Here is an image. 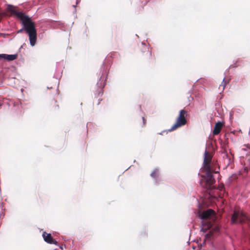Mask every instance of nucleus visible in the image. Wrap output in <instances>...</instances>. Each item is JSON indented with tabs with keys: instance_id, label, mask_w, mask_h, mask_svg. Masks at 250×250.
Wrapping results in <instances>:
<instances>
[{
	"instance_id": "1",
	"label": "nucleus",
	"mask_w": 250,
	"mask_h": 250,
	"mask_svg": "<svg viewBox=\"0 0 250 250\" xmlns=\"http://www.w3.org/2000/svg\"><path fill=\"white\" fill-rule=\"evenodd\" d=\"M17 19L20 20L23 25V28L17 32V33H21L22 30H25L29 36L30 45L35 46L37 41V34L34 22L32 21L29 17L22 12L18 11L17 9Z\"/></svg>"
},
{
	"instance_id": "2",
	"label": "nucleus",
	"mask_w": 250,
	"mask_h": 250,
	"mask_svg": "<svg viewBox=\"0 0 250 250\" xmlns=\"http://www.w3.org/2000/svg\"><path fill=\"white\" fill-rule=\"evenodd\" d=\"M199 217L202 220L203 227L201 230L206 232L212 227L215 220V213L213 210L208 209L206 211L200 212Z\"/></svg>"
},
{
	"instance_id": "3",
	"label": "nucleus",
	"mask_w": 250,
	"mask_h": 250,
	"mask_svg": "<svg viewBox=\"0 0 250 250\" xmlns=\"http://www.w3.org/2000/svg\"><path fill=\"white\" fill-rule=\"evenodd\" d=\"M211 158L209 156H208V152L206 150L204 153V167L203 170L206 171V176L203 177L206 181L207 186L210 187L212 185L214 182V178L212 174V170L210 166Z\"/></svg>"
},
{
	"instance_id": "4",
	"label": "nucleus",
	"mask_w": 250,
	"mask_h": 250,
	"mask_svg": "<svg viewBox=\"0 0 250 250\" xmlns=\"http://www.w3.org/2000/svg\"><path fill=\"white\" fill-rule=\"evenodd\" d=\"M231 222L232 224L248 223L250 227V218L247 216L242 211L239 210L234 211L231 217Z\"/></svg>"
},
{
	"instance_id": "5",
	"label": "nucleus",
	"mask_w": 250,
	"mask_h": 250,
	"mask_svg": "<svg viewBox=\"0 0 250 250\" xmlns=\"http://www.w3.org/2000/svg\"><path fill=\"white\" fill-rule=\"evenodd\" d=\"M187 116V112L184 109L181 110L176 123L168 129L169 131H172L177 128L184 125L187 123L186 117Z\"/></svg>"
},
{
	"instance_id": "6",
	"label": "nucleus",
	"mask_w": 250,
	"mask_h": 250,
	"mask_svg": "<svg viewBox=\"0 0 250 250\" xmlns=\"http://www.w3.org/2000/svg\"><path fill=\"white\" fill-rule=\"evenodd\" d=\"M222 156L227 167L229 166L232 161L233 156L232 154L229 151L228 152L227 149H224L222 152Z\"/></svg>"
},
{
	"instance_id": "7",
	"label": "nucleus",
	"mask_w": 250,
	"mask_h": 250,
	"mask_svg": "<svg viewBox=\"0 0 250 250\" xmlns=\"http://www.w3.org/2000/svg\"><path fill=\"white\" fill-rule=\"evenodd\" d=\"M42 236L45 242L50 244H54L56 246L59 245L58 242L53 239L50 233H46L44 232L42 233Z\"/></svg>"
},
{
	"instance_id": "8",
	"label": "nucleus",
	"mask_w": 250,
	"mask_h": 250,
	"mask_svg": "<svg viewBox=\"0 0 250 250\" xmlns=\"http://www.w3.org/2000/svg\"><path fill=\"white\" fill-rule=\"evenodd\" d=\"M223 126V123L219 121L216 123L213 129V134L214 135L218 134L220 133Z\"/></svg>"
},
{
	"instance_id": "9",
	"label": "nucleus",
	"mask_w": 250,
	"mask_h": 250,
	"mask_svg": "<svg viewBox=\"0 0 250 250\" xmlns=\"http://www.w3.org/2000/svg\"><path fill=\"white\" fill-rule=\"evenodd\" d=\"M4 59L7 61H11L16 59V54L8 55L5 54H0V60Z\"/></svg>"
},
{
	"instance_id": "10",
	"label": "nucleus",
	"mask_w": 250,
	"mask_h": 250,
	"mask_svg": "<svg viewBox=\"0 0 250 250\" xmlns=\"http://www.w3.org/2000/svg\"><path fill=\"white\" fill-rule=\"evenodd\" d=\"M7 14L10 16H16V8L15 7L8 5L7 7Z\"/></svg>"
},
{
	"instance_id": "11",
	"label": "nucleus",
	"mask_w": 250,
	"mask_h": 250,
	"mask_svg": "<svg viewBox=\"0 0 250 250\" xmlns=\"http://www.w3.org/2000/svg\"><path fill=\"white\" fill-rule=\"evenodd\" d=\"M159 175V169L155 168L150 174V176L152 178H154L156 181V179Z\"/></svg>"
},
{
	"instance_id": "12",
	"label": "nucleus",
	"mask_w": 250,
	"mask_h": 250,
	"mask_svg": "<svg viewBox=\"0 0 250 250\" xmlns=\"http://www.w3.org/2000/svg\"><path fill=\"white\" fill-rule=\"evenodd\" d=\"M228 83V82L226 80H225V78H224L221 84L220 85V87H222V90H224L226 86V85Z\"/></svg>"
},
{
	"instance_id": "13",
	"label": "nucleus",
	"mask_w": 250,
	"mask_h": 250,
	"mask_svg": "<svg viewBox=\"0 0 250 250\" xmlns=\"http://www.w3.org/2000/svg\"><path fill=\"white\" fill-rule=\"evenodd\" d=\"M105 80H106V78L104 79V78H103V76H101L99 80V81L97 83V85L99 86L102 87V88H103L104 86V84L103 85H102L101 83H100V82L105 81Z\"/></svg>"
},
{
	"instance_id": "14",
	"label": "nucleus",
	"mask_w": 250,
	"mask_h": 250,
	"mask_svg": "<svg viewBox=\"0 0 250 250\" xmlns=\"http://www.w3.org/2000/svg\"><path fill=\"white\" fill-rule=\"evenodd\" d=\"M169 132V131H168V130H163V131H162L161 132L159 133V134H160V135H163V133H164V132Z\"/></svg>"
},
{
	"instance_id": "15",
	"label": "nucleus",
	"mask_w": 250,
	"mask_h": 250,
	"mask_svg": "<svg viewBox=\"0 0 250 250\" xmlns=\"http://www.w3.org/2000/svg\"><path fill=\"white\" fill-rule=\"evenodd\" d=\"M104 74H105V75H107V74H106V72H105L104 74L103 73L102 76H103V78H104Z\"/></svg>"
},
{
	"instance_id": "16",
	"label": "nucleus",
	"mask_w": 250,
	"mask_h": 250,
	"mask_svg": "<svg viewBox=\"0 0 250 250\" xmlns=\"http://www.w3.org/2000/svg\"><path fill=\"white\" fill-rule=\"evenodd\" d=\"M80 1L78 0H77L76 1V4H78L79 3Z\"/></svg>"
},
{
	"instance_id": "17",
	"label": "nucleus",
	"mask_w": 250,
	"mask_h": 250,
	"mask_svg": "<svg viewBox=\"0 0 250 250\" xmlns=\"http://www.w3.org/2000/svg\"><path fill=\"white\" fill-rule=\"evenodd\" d=\"M242 150H243L244 151H247V149L246 148H242Z\"/></svg>"
},
{
	"instance_id": "18",
	"label": "nucleus",
	"mask_w": 250,
	"mask_h": 250,
	"mask_svg": "<svg viewBox=\"0 0 250 250\" xmlns=\"http://www.w3.org/2000/svg\"><path fill=\"white\" fill-rule=\"evenodd\" d=\"M143 122L144 123L145 122V118L144 117H143Z\"/></svg>"
},
{
	"instance_id": "19",
	"label": "nucleus",
	"mask_w": 250,
	"mask_h": 250,
	"mask_svg": "<svg viewBox=\"0 0 250 250\" xmlns=\"http://www.w3.org/2000/svg\"><path fill=\"white\" fill-rule=\"evenodd\" d=\"M146 2H147V0H146L145 2V4L146 3Z\"/></svg>"
},
{
	"instance_id": "20",
	"label": "nucleus",
	"mask_w": 250,
	"mask_h": 250,
	"mask_svg": "<svg viewBox=\"0 0 250 250\" xmlns=\"http://www.w3.org/2000/svg\"><path fill=\"white\" fill-rule=\"evenodd\" d=\"M248 149H250V147L248 146Z\"/></svg>"
},
{
	"instance_id": "21",
	"label": "nucleus",
	"mask_w": 250,
	"mask_h": 250,
	"mask_svg": "<svg viewBox=\"0 0 250 250\" xmlns=\"http://www.w3.org/2000/svg\"><path fill=\"white\" fill-rule=\"evenodd\" d=\"M73 7H74V8H76V5H73Z\"/></svg>"
},
{
	"instance_id": "22",
	"label": "nucleus",
	"mask_w": 250,
	"mask_h": 250,
	"mask_svg": "<svg viewBox=\"0 0 250 250\" xmlns=\"http://www.w3.org/2000/svg\"><path fill=\"white\" fill-rule=\"evenodd\" d=\"M60 249H62V247H60Z\"/></svg>"
}]
</instances>
